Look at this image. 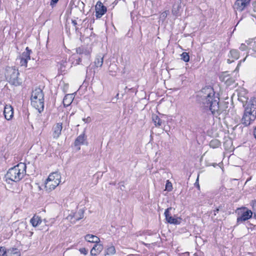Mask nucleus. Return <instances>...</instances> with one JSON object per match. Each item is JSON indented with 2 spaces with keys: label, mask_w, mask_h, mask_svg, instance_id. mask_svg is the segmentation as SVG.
Segmentation results:
<instances>
[{
  "label": "nucleus",
  "mask_w": 256,
  "mask_h": 256,
  "mask_svg": "<svg viewBox=\"0 0 256 256\" xmlns=\"http://www.w3.org/2000/svg\"><path fill=\"white\" fill-rule=\"evenodd\" d=\"M197 100L201 108L209 110L214 115L220 114L219 98L211 86L203 88L198 93Z\"/></svg>",
  "instance_id": "obj_1"
},
{
  "label": "nucleus",
  "mask_w": 256,
  "mask_h": 256,
  "mask_svg": "<svg viewBox=\"0 0 256 256\" xmlns=\"http://www.w3.org/2000/svg\"><path fill=\"white\" fill-rule=\"evenodd\" d=\"M26 164L24 163L20 162L8 170L6 177L12 181L19 182L26 174Z\"/></svg>",
  "instance_id": "obj_2"
},
{
  "label": "nucleus",
  "mask_w": 256,
  "mask_h": 256,
  "mask_svg": "<svg viewBox=\"0 0 256 256\" xmlns=\"http://www.w3.org/2000/svg\"><path fill=\"white\" fill-rule=\"evenodd\" d=\"M31 104L39 112L43 110L44 98L42 91L40 88H36L31 95Z\"/></svg>",
  "instance_id": "obj_3"
},
{
  "label": "nucleus",
  "mask_w": 256,
  "mask_h": 256,
  "mask_svg": "<svg viewBox=\"0 0 256 256\" xmlns=\"http://www.w3.org/2000/svg\"><path fill=\"white\" fill-rule=\"evenodd\" d=\"M256 118V101L254 100L250 106L248 104L242 120V123L245 126L250 125Z\"/></svg>",
  "instance_id": "obj_4"
},
{
  "label": "nucleus",
  "mask_w": 256,
  "mask_h": 256,
  "mask_svg": "<svg viewBox=\"0 0 256 256\" xmlns=\"http://www.w3.org/2000/svg\"><path fill=\"white\" fill-rule=\"evenodd\" d=\"M61 176L58 172L50 174L45 183V188L49 192L54 190L60 183Z\"/></svg>",
  "instance_id": "obj_5"
},
{
  "label": "nucleus",
  "mask_w": 256,
  "mask_h": 256,
  "mask_svg": "<svg viewBox=\"0 0 256 256\" xmlns=\"http://www.w3.org/2000/svg\"><path fill=\"white\" fill-rule=\"evenodd\" d=\"M19 75L18 71L17 69L13 67H8L6 70L5 76L6 80L14 85H18L20 82L18 76Z\"/></svg>",
  "instance_id": "obj_6"
},
{
  "label": "nucleus",
  "mask_w": 256,
  "mask_h": 256,
  "mask_svg": "<svg viewBox=\"0 0 256 256\" xmlns=\"http://www.w3.org/2000/svg\"><path fill=\"white\" fill-rule=\"evenodd\" d=\"M239 216L237 218V222L240 223L248 220L252 218V212L246 208L244 207L238 209Z\"/></svg>",
  "instance_id": "obj_7"
},
{
  "label": "nucleus",
  "mask_w": 256,
  "mask_h": 256,
  "mask_svg": "<svg viewBox=\"0 0 256 256\" xmlns=\"http://www.w3.org/2000/svg\"><path fill=\"white\" fill-rule=\"evenodd\" d=\"M32 52L30 50L26 47V50L24 52L17 60H20V64L22 66H27L28 60L30 58V54Z\"/></svg>",
  "instance_id": "obj_8"
},
{
  "label": "nucleus",
  "mask_w": 256,
  "mask_h": 256,
  "mask_svg": "<svg viewBox=\"0 0 256 256\" xmlns=\"http://www.w3.org/2000/svg\"><path fill=\"white\" fill-rule=\"evenodd\" d=\"M252 0H236L234 5V8L236 11L242 12L250 4Z\"/></svg>",
  "instance_id": "obj_9"
},
{
  "label": "nucleus",
  "mask_w": 256,
  "mask_h": 256,
  "mask_svg": "<svg viewBox=\"0 0 256 256\" xmlns=\"http://www.w3.org/2000/svg\"><path fill=\"white\" fill-rule=\"evenodd\" d=\"M62 128V123H57L52 127V136L54 138L58 139L60 134Z\"/></svg>",
  "instance_id": "obj_10"
},
{
  "label": "nucleus",
  "mask_w": 256,
  "mask_h": 256,
  "mask_svg": "<svg viewBox=\"0 0 256 256\" xmlns=\"http://www.w3.org/2000/svg\"><path fill=\"white\" fill-rule=\"evenodd\" d=\"M240 54L238 50L232 49L228 54V62L230 64L239 58Z\"/></svg>",
  "instance_id": "obj_11"
},
{
  "label": "nucleus",
  "mask_w": 256,
  "mask_h": 256,
  "mask_svg": "<svg viewBox=\"0 0 256 256\" xmlns=\"http://www.w3.org/2000/svg\"><path fill=\"white\" fill-rule=\"evenodd\" d=\"M4 114L7 120H11L14 116V110L12 106L6 104L4 106Z\"/></svg>",
  "instance_id": "obj_12"
},
{
  "label": "nucleus",
  "mask_w": 256,
  "mask_h": 256,
  "mask_svg": "<svg viewBox=\"0 0 256 256\" xmlns=\"http://www.w3.org/2000/svg\"><path fill=\"white\" fill-rule=\"evenodd\" d=\"M86 144V136L83 133L80 134L75 140L74 146L77 147V150H80V146Z\"/></svg>",
  "instance_id": "obj_13"
},
{
  "label": "nucleus",
  "mask_w": 256,
  "mask_h": 256,
  "mask_svg": "<svg viewBox=\"0 0 256 256\" xmlns=\"http://www.w3.org/2000/svg\"><path fill=\"white\" fill-rule=\"evenodd\" d=\"M97 6H98L97 8V18H100L107 12V8L100 2H97Z\"/></svg>",
  "instance_id": "obj_14"
},
{
  "label": "nucleus",
  "mask_w": 256,
  "mask_h": 256,
  "mask_svg": "<svg viewBox=\"0 0 256 256\" xmlns=\"http://www.w3.org/2000/svg\"><path fill=\"white\" fill-rule=\"evenodd\" d=\"M91 52L90 48H86L84 46H82L76 48V52L79 54H84L88 56Z\"/></svg>",
  "instance_id": "obj_15"
},
{
  "label": "nucleus",
  "mask_w": 256,
  "mask_h": 256,
  "mask_svg": "<svg viewBox=\"0 0 256 256\" xmlns=\"http://www.w3.org/2000/svg\"><path fill=\"white\" fill-rule=\"evenodd\" d=\"M246 43L248 45L249 50H252L254 52H256V38L246 40Z\"/></svg>",
  "instance_id": "obj_16"
},
{
  "label": "nucleus",
  "mask_w": 256,
  "mask_h": 256,
  "mask_svg": "<svg viewBox=\"0 0 256 256\" xmlns=\"http://www.w3.org/2000/svg\"><path fill=\"white\" fill-rule=\"evenodd\" d=\"M74 96L72 94H68L65 96L63 99V104L65 106H69L72 102Z\"/></svg>",
  "instance_id": "obj_17"
},
{
  "label": "nucleus",
  "mask_w": 256,
  "mask_h": 256,
  "mask_svg": "<svg viewBox=\"0 0 256 256\" xmlns=\"http://www.w3.org/2000/svg\"><path fill=\"white\" fill-rule=\"evenodd\" d=\"M42 222L41 218L36 215H34L30 220V222L34 227H36L38 226L41 224Z\"/></svg>",
  "instance_id": "obj_18"
},
{
  "label": "nucleus",
  "mask_w": 256,
  "mask_h": 256,
  "mask_svg": "<svg viewBox=\"0 0 256 256\" xmlns=\"http://www.w3.org/2000/svg\"><path fill=\"white\" fill-rule=\"evenodd\" d=\"M166 221L170 224H179L182 222V218L180 217H173L171 216L168 217Z\"/></svg>",
  "instance_id": "obj_19"
},
{
  "label": "nucleus",
  "mask_w": 256,
  "mask_h": 256,
  "mask_svg": "<svg viewBox=\"0 0 256 256\" xmlns=\"http://www.w3.org/2000/svg\"><path fill=\"white\" fill-rule=\"evenodd\" d=\"M7 256H20V252L16 248H10L7 250Z\"/></svg>",
  "instance_id": "obj_20"
},
{
  "label": "nucleus",
  "mask_w": 256,
  "mask_h": 256,
  "mask_svg": "<svg viewBox=\"0 0 256 256\" xmlns=\"http://www.w3.org/2000/svg\"><path fill=\"white\" fill-rule=\"evenodd\" d=\"M152 119L154 125L156 127L160 126L162 124V120L156 114H152Z\"/></svg>",
  "instance_id": "obj_21"
},
{
  "label": "nucleus",
  "mask_w": 256,
  "mask_h": 256,
  "mask_svg": "<svg viewBox=\"0 0 256 256\" xmlns=\"http://www.w3.org/2000/svg\"><path fill=\"white\" fill-rule=\"evenodd\" d=\"M104 255H112L116 253V249L114 246H108L104 250Z\"/></svg>",
  "instance_id": "obj_22"
},
{
  "label": "nucleus",
  "mask_w": 256,
  "mask_h": 256,
  "mask_svg": "<svg viewBox=\"0 0 256 256\" xmlns=\"http://www.w3.org/2000/svg\"><path fill=\"white\" fill-rule=\"evenodd\" d=\"M180 4H174L172 9V14L176 17L180 15Z\"/></svg>",
  "instance_id": "obj_23"
},
{
  "label": "nucleus",
  "mask_w": 256,
  "mask_h": 256,
  "mask_svg": "<svg viewBox=\"0 0 256 256\" xmlns=\"http://www.w3.org/2000/svg\"><path fill=\"white\" fill-rule=\"evenodd\" d=\"M220 146V142L216 139L212 140L210 142V148H218Z\"/></svg>",
  "instance_id": "obj_24"
},
{
  "label": "nucleus",
  "mask_w": 256,
  "mask_h": 256,
  "mask_svg": "<svg viewBox=\"0 0 256 256\" xmlns=\"http://www.w3.org/2000/svg\"><path fill=\"white\" fill-rule=\"evenodd\" d=\"M96 238V236L92 234H87L85 236V240L88 242H95V238Z\"/></svg>",
  "instance_id": "obj_25"
},
{
  "label": "nucleus",
  "mask_w": 256,
  "mask_h": 256,
  "mask_svg": "<svg viewBox=\"0 0 256 256\" xmlns=\"http://www.w3.org/2000/svg\"><path fill=\"white\" fill-rule=\"evenodd\" d=\"M181 59L185 62H188L190 60V56L188 52H184L181 54Z\"/></svg>",
  "instance_id": "obj_26"
},
{
  "label": "nucleus",
  "mask_w": 256,
  "mask_h": 256,
  "mask_svg": "<svg viewBox=\"0 0 256 256\" xmlns=\"http://www.w3.org/2000/svg\"><path fill=\"white\" fill-rule=\"evenodd\" d=\"M26 222H20L18 224V230H19L20 232H22V230H24V229L26 228Z\"/></svg>",
  "instance_id": "obj_27"
},
{
  "label": "nucleus",
  "mask_w": 256,
  "mask_h": 256,
  "mask_svg": "<svg viewBox=\"0 0 256 256\" xmlns=\"http://www.w3.org/2000/svg\"><path fill=\"white\" fill-rule=\"evenodd\" d=\"M84 216V212L82 210H80L78 213L76 214L75 217L76 220L82 218Z\"/></svg>",
  "instance_id": "obj_28"
},
{
  "label": "nucleus",
  "mask_w": 256,
  "mask_h": 256,
  "mask_svg": "<svg viewBox=\"0 0 256 256\" xmlns=\"http://www.w3.org/2000/svg\"><path fill=\"white\" fill-rule=\"evenodd\" d=\"M66 62L65 61H62L59 66V70L62 72H64L66 70Z\"/></svg>",
  "instance_id": "obj_29"
},
{
  "label": "nucleus",
  "mask_w": 256,
  "mask_h": 256,
  "mask_svg": "<svg viewBox=\"0 0 256 256\" xmlns=\"http://www.w3.org/2000/svg\"><path fill=\"white\" fill-rule=\"evenodd\" d=\"M172 210V207H170L166 210L164 214L166 217V220H167L168 217H170L172 216L171 214L170 213V211Z\"/></svg>",
  "instance_id": "obj_30"
},
{
  "label": "nucleus",
  "mask_w": 256,
  "mask_h": 256,
  "mask_svg": "<svg viewBox=\"0 0 256 256\" xmlns=\"http://www.w3.org/2000/svg\"><path fill=\"white\" fill-rule=\"evenodd\" d=\"M172 184L169 181V180H168L166 182L165 190H168V192H170L172 190Z\"/></svg>",
  "instance_id": "obj_31"
},
{
  "label": "nucleus",
  "mask_w": 256,
  "mask_h": 256,
  "mask_svg": "<svg viewBox=\"0 0 256 256\" xmlns=\"http://www.w3.org/2000/svg\"><path fill=\"white\" fill-rule=\"evenodd\" d=\"M240 50L242 51H244L249 50L248 45L245 42L244 44H242L239 48Z\"/></svg>",
  "instance_id": "obj_32"
},
{
  "label": "nucleus",
  "mask_w": 256,
  "mask_h": 256,
  "mask_svg": "<svg viewBox=\"0 0 256 256\" xmlns=\"http://www.w3.org/2000/svg\"><path fill=\"white\" fill-rule=\"evenodd\" d=\"M0 256H7V250L4 247H0Z\"/></svg>",
  "instance_id": "obj_33"
},
{
  "label": "nucleus",
  "mask_w": 256,
  "mask_h": 256,
  "mask_svg": "<svg viewBox=\"0 0 256 256\" xmlns=\"http://www.w3.org/2000/svg\"><path fill=\"white\" fill-rule=\"evenodd\" d=\"M168 14V10H166V11L162 12L161 14H160V18L162 20H164L166 19V18L167 17Z\"/></svg>",
  "instance_id": "obj_34"
},
{
  "label": "nucleus",
  "mask_w": 256,
  "mask_h": 256,
  "mask_svg": "<svg viewBox=\"0 0 256 256\" xmlns=\"http://www.w3.org/2000/svg\"><path fill=\"white\" fill-rule=\"evenodd\" d=\"M98 241L97 240V251L101 252L103 249V246L102 244H100V239L98 238Z\"/></svg>",
  "instance_id": "obj_35"
},
{
  "label": "nucleus",
  "mask_w": 256,
  "mask_h": 256,
  "mask_svg": "<svg viewBox=\"0 0 256 256\" xmlns=\"http://www.w3.org/2000/svg\"><path fill=\"white\" fill-rule=\"evenodd\" d=\"M79 251L81 254L84 255L87 254L88 253V250L84 248H80Z\"/></svg>",
  "instance_id": "obj_36"
},
{
  "label": "nucleus",
  "mask_w": 256,
  "mask_h": 256,
  "mask_svg": "<svg viewBox=\"0 0 256 256\" xmlns=\"http://www.w3.org/2000/svg\"><path fill=\"white\" fill-rule=\"evenodd\" d=\"M96 244H95L94 246L92 247V249L91 250H90V254L92 256H95L96 255Z\"/></svg>",
  "instance_id": "obj_37"
},
{
  "label": "nucleus",
  "mask_w": 256,
  "mask_h": 256,
  "mask_svg": "<svg viewBox=\"0 0 256 256\" xmlns=\"http://www.w3.org/2000/svg\"><path fill=\"white\" fill-rule=\"evenodd\" d=\"M248 56V53H247V54H246V58H245L243 60H240V61L239 62H238V66H237V67H236V70H238V68H239V66H240V65L241 64V63H242V62H244L246 60V58Z\"/></svg>",
  "instance_id": "obj_38"
},
{
  "label": "nucleus",
  "mask_w": 256,
  "mask_h": 256,
  "mask_svg": "<svg viewBox=\"0 0 256 256\" xmlns=\"http://www.w3.org/2000/svg\"><path fill=\"white\" fill-rule=\"evenodd\" d=\"M100 62H97V67L98 66H102V64H103V58H100Z\"/></svg>",
  "instance_id": "obj_39"
},
{
  "label": "nucleus",
  "mask_w": 256,
  "mask_h": 256,
  "mask_svg": "<svg viewBox=\"0 0 256 256\" xmlns=\"http://www.w3.org/2000/svg\"><path fill=\"white\" fill-rule=\"evenodd\" d=\"M90 120H91V119L90 117H88L86 119H85V118L83 119V121L84 122H89Z\"/></svg>",
  "instance_id": "obj_40"
},
{
  "label": "nucleus",
  "mask_w": 256,
  "mask_h": 256,
  "mask_svg": "<svg viewBox=\"0 0 256 256\" xmlns=\"http://www.w3.org/2000/svg\"><path fill=\"white\" fill-rule=\"evenodd\" d=\"M252 8L254 11L256 12V2L252 4Z\"/></svg>",
  "instance_id": "obj_41"
},
{
  "label": "nucleus",
  "mask_w": 256,
  "mask_h": 256,
  "mask_svg": "<svg viewBox=\"0 0 256 256\" xmlns=\"http://www.w3.org/2000/svg\"><path fill=\"white\" fill-rule=\"evenodd\" d=\"M58 0H52L51 2H50V5H52V4H55L56 3L58 2Z\"/></svg>",
  "instance_id": "obj_42"
},
{
  "label": "nucleus",
  "mask_w": 256,
  "mask_h": 256,
  "mask_svg": "<svg viewBox=\"0 0 256 256\" xmlns=\"http://www.w3.org/2000/svg\"><path fill=\"white\" fill-rule=\"evenodd\" d=\"M252 206L253 208L256 207V201L252 202Z\"/></svg>",
  "instance_id": "obj_43"
},
{
  "label": "nucleus",
  "mask_w": 256,
  "mask_h": 256,
  "mask_svg": "<svg viewBox=\"0 0 256 256\" xmlns=\"http://www.w3.org/2000/svg\"><path fill=\"white\" fill-rule=\"evenodd\" d=\"M72 23L74 26H76L77 24L76 22V20H72Z\"/></svg>",
  "instance_id": "obj_44"
},
{
  "label": "nucleus",
  "mask_w": 256,
  "mask_h": 256,
  "mask_svg": "<svg viewBox=\"0 0 256 256\" xmlns=\"http://www.w3.org/2000/svg\"><path fill=\"white\" fill-rule=\"evenodd\" d=\"M218 210H219V209L218 208H216V210L214 211V214L216 215V213L218 212Z\"/></svg>",
  "instance_id": "obj_45"
},
{
  "label": "nucleus",
  "mask_w": 256,
  "mask_h": 256,
  "mask_svg": "<svg viewBox=\"0 0 256 256\" xmlns=\"http://www.w3.org/2000/svg\"><path fill=\"white\" fill-rule=\"evenodd\" d=\"M80 58H78V62H76V64H80Z\"/></svg>",
  "instance_id": "obj_46"
},
{
  "label": "nucleus",
  "mask_w": 256,
  "mask_h": 256,
  "mask_svg": "<svg viewBox=\"0 0 256 256\" xmlns=\"http://www.w3.org/2000/svg\"><path fill=\"white\" fill-rule=\"evenodd\" d=\"M95 10H96V6H94Z\"/></svg>",
  "instance_id": "obj_47"
},
{
  "label": "nucleus",
  "mask_w": 256,
  "mask_h": 256,
  "mask_svg": "<svg viewBox=\"0 0 256 256\" xmlns=\"http://www.w3.org/2000/svg\"><path fill=\"white\" fill-rule=\"evenodd\" d=\"M93 22L94 23V19L93 20Z\"/></svg>",
  "instance_id": "obj_48"
}]
</instances>
